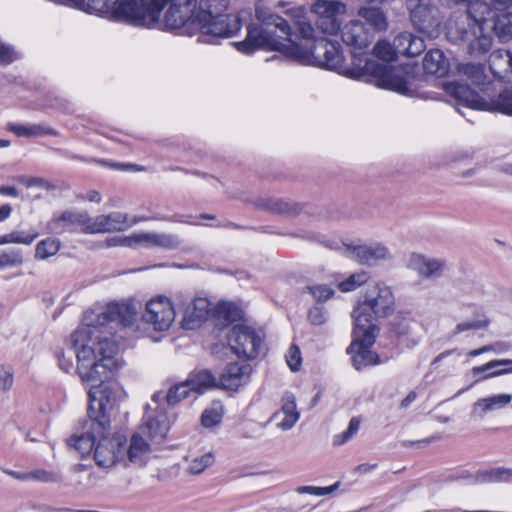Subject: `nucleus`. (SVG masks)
<instances>
[{
	"label": "nucleus",
	"instance_id": "42",
	"mask_svg": "<svg viewBox=\"0 0 512 512\" xmlns=\"http://www.w3.org/2000/svg\"><path fill=\"white\" fill-rule=\"evenodd\" d=\"M215 461V456L212 452H206L202 455L193 457L187 466V472L192 475L201 474Z\"/></svg>",
	"mask_w": 512,
	"mask_h": 512
},
{
	"label": "nucleus",
	"instance_id": "7",
	"mask_svg": "<svg viewBox=\"0 0 512 512\" xmlns=\"http://www.w3.org/2000/svg\"><path fill=\"white\" fill-rule=\"evenodd\" d=\"M378 332V327H370V329L354 327L355 340L347 348V353L351 355L352 365L356 370H362L368 366L380 363L379 356L370 350Z\"/></svg>",
	"mask_w": 512,
	"mask_h": 512
},
{
	"label": "nucleus",
	"instance_id": "51",
	"mask_svg": "<svg viewBox=\"0 0 512 512\" xmlns=\"http://www.w3.org/2000/svg\"><path fill=\"white\" fill-rule=\"evenodd\" d=\"M305 291L309 292L317 302H325L335 294L332 287L326 284H316L305 287Z\"/></svg>",
	"mask_w": 512,
	"mask_h": 512
},
{
	"label": "nucleus",
	"instance_id": "45",
	"mask_svg": "<svg viewBox=\"0 0 512 512\" xmlns=\"http://www.w3.org/2000/svg\"><path fill=\"white\" fill-rule=\"evenodd\" d=\"M361 425L360 417H352L349 421L347 429L333 436L332 443L334 446H341L353 439L359 431Z\"/></svg>",
	"mask_w": 512,
	"mask_h": 512
},
{
	"label": "nucleus",
	"instance_id": "59",
	"mask_svg": "<svg viewBox=\"0 0 512 512\" xmlns=\"http://www.w3.org/2000/svg\"><path fill=\"white\" fill-rule=\"evenodd\" d=\"M412 33L401 32L393 40V47L396 53L406 55L408 45L410 44Z\"/></svg>",
	"mask_w": 512,
	"mask_h": 512
},
{
	"label": "nucleus",
	"instance_id": "58",
	"mask_svg": "<svg viewBox=\"0 0 512 512\" xmlns=\"http://www.w3.org/2000/svg\"><path fill=\"white\" fill-rule=\"evenodd\" d=\"M286 362L292 371H298L301 367L302 357L298 346L291 345L286 355Z\"/></svg>",
	"mask_w": 512,
	"mask_h": 512
},
{
	"label": "nucleus",
	"instance_id": "3",
	"mask_svg": "<svg viewBox=\"0 0 512 512\" xmlns=\"http://www.w3.org/2000/svg\"><path fill=\"white\" fill-rule=\"evenodd\" d=\"M123 366L118 343L114 339L98 338V425L109 422L114 406L120 401L123 391L114 381Z\"/></svg>",
	"mask_w": 512,
	"mask_h": 512
},
{
	"label": "nucleus",
	"instance_id": "37",
	"mask_svg": "<svg viewBox=\"0 0 512 512\" xmlns=\"http://www.w3.org/2000/svg\"><path fill=\"white\" fill-rule=\"evenodd\" d=\"M191 390L198 394L203 393L207 389L215 388L219 386V382L214 375L208 370H202L191 376L187 380Z\"/></svg>",
	"mask_w": 512,
	"mask_h": 512
},
{
	"label": "nucleus",
	"instance_id": "47",
	"mask_svg": "<svg viewBox=\"0 0 512 512\" xmlns=\"http://www.w3.org/2000/svg\"><path fill=\"white\" fill-rule=\"evenodd\" d=\"M142 232L133 233L129 236L113 237L107 239V246H123L129 248L143 247Z\"/></svg>",
	"mask_w": 512,
	"mask_h": 512
},
{
	"label": "nucleus",
	"instance_id": "10",
	"mask_svg": "<svg viewBox=\"0 0 512 512\" xmlns=\"http://www.w3.org/2000/svg\"><path fill=\"white\" fill-rule=\"evenodd\" d=\"M365 69L372 73L373 81L378 87L407 96L413 95L414 91L410 88L407 79L401 75L399 70L388 64L366 61Z\"/></svg>",
	"mask_w": 512,
	"mask_h": 512
},
{
	"label": "nucleus",
	"instance_id": "46",
	"mask_svg": "<svg viewBox=\"0 0 512 512\" xmlns=\"http://www.w3.org/2000/svg\"><path fill=\"white\" fill-rule=\"evenodd\" d=\"M60 248V243L56 239L47 238L40 241L35 249V257L40 260H45L55 255Z\"/></svg>",
	"mask_w": 512,
	"mask_h": 512
},
{
	"label": "nucleus",
	"instance_id": "35",
	"mask_svg": "<svg viewBox=\"0 0 512 512\" xmlns=\"http://www.w3.org/2000/svg\"><path fill=\"white\" fill-rule=\"evenodd\" d=\"M291 21L294 25V28L297 30L299 36L303 39H318L315 36V29L311 24V21L308 19L303 8L298 7L294 8L290 11Z\"/></svg>",
	"mask_w": 512,
	"mask_h": 512
},
{
	"label": "nucleus",
	"instance_id": "34",
	"mask_svg": "<svg viewBox=\"0 0 512 512\" xmlns=\"http://www.w3.org/2000/svg\"><path fill=\"white\" fill-rule=\"evenodd\" d=\"M415 321L408 311H398L390 321V332L398 339L407 338L411 335Z\"/></svg>",
	"mask_w": 512,
	"mask_h": 512
},
{
	"label": "nucleus",
	"instance_id": "14",
	"mask_svg": "<svg viewBox=\"0 0 512 512\" xmlns=\"http://www.w3.org/2000/svg\"><path fill=\"white\" fill-rule=\"evenodd\" d=\"M413 26L421 33L432 36L440 25L439 11L428 0H406Z\"/></svg>",
	"mask_w": 512,
	"mask_h": 512
},
{
	"label": "nucleus",
	"instance_id": "1",
	"mask_svg": "<svg viewBox=\"0 0 512 512\" xmlns=\"http://www.w3.org/2000/svg\"><path fill=\"white\" fill-rule=\"evenodd\" d=\"M292 35L286 19L270 14L260 25L248 27L246 39L238 43L237 48L244 53H251L255 48L275 50L301 64L318 65L330 70L342 67L343 56L338 42L319 37L313 46L306 48L295 43Z\"/></svg>",
	"mask_w": 512,
	"mask_h": 512
},
{
	"label": "nucleus",
	"instance_id": "9",
	"mask_svg": "<svg viewBox=\"0 0 512 512\" xmlns=\"http://www.w3.org/2000/svg\"><path fill=\"white\" fill-rule=\"evenodd\" d=\"M196 0H153V5L158 8V18L163 8L168 5L164 15V26L168 29H177L187 22L197 23ZM160 21L158 20V25Z\"/></svg>",
	"mask_w": 512,
	"mask_h": 512
},
{
	"label": "nucleus",
	"instance_id": "40",
	"mask_svg": "<svg viewBox=\"0 0 512 512\" xmlns=\"http://www.w3.org/2000/svg\"><path fill=\"white\" fill-rule=\"evenodd\" d=\"M489 325V319L484 314L476 315L472 320H466L458 323L450 332L449 337H456L458 334L468 330L485 329Z\"/></svg>",
	"mask_w": 512,
	"mask_h": 512
},
{
	"label": "nucleus",
	"instance_id": "62",
	"mask_svg": "<svg viewBox=\"0 0 512 512\" xmlns=\"http://www.w3.org/2000/svg\"><path fill=\"white\" fill-rule=\"evenodd\" d=\"M408 49L406 55L410 57H415L420 55L425 50L424 40L420 37L414 36L412 34L410 44L406 48Z\"/></svg>",
	"mask_w": 512,
	"mask_h": 512
},
{
	"label": "nucleus",
	"instance_id": "44",
	"mask_svg": "<svg viewBox=\"0 0 512 512\" xmlns=\"http://www.w3.org/2000/svg\"><path fill=\"white\" fill-rule=\"evenodd\" d=\"M181 240L178 235L165 232H153V248L176 249Z\"/></svg>",
	"mask_w": 512,
	"mask_h": 512
},
{
	"label": "nucleus",
	"instance_id": "30",
	"mask_svg": "<svg viewBox=\"0 0 512 512\" xmlns=\"http://www.w3.org/2000/svg\"><path fill=\"white\" fill-rule=\"evenodd\" d=\"M511 401L512 395L506 393L480 398L473 404L472 414L482 417L488 412L508 406Z\"/></svg>",
	"mask_w": 512,
	"mask_h": 512
},
{
	"label": "nucleus",
	"instance_id": "64",
	"mask_svg": "<svg viewBox=\"0 0 512 512\" xmlns=\"http://www.w3.org/2000/svg\"><path fill=\"white\" fill-rule=\"evenodd\" d=\"M102 6L98 8V15L105 16L108 19H112L114 16V10L118 9V3L121 0H102Z\"/></svg>",
	"mask_w": 512,
	"mask_h": 512
},
{
	"label": "nucleus",
	"instance_id": "4",
	"mask_svg": "<svg viewBox=\"0 0 512 512\" xmlns=\"http://www.w3.org/2000/svg\"><path fill=\"white\" fill-rule=\"evenodd\" d=\"M394 308L395 296L392 289L383 283H376L367 288L363 300L354 308V325L358 329L378 327L374 320L387 318L393 313Z\"/></svg>",
	"mask_w": 512,
	"mask_h": 512
},
{
	"label": "nucleus",
	"instance_id": "24",
	"mask_svg": "<svg viewBox=\"0 0 512 512\" xmlns=\"http://www.w3.org/2000/svg\"><path fill=\"white\" fill-rule=\"evenodd\" d=\"M77 374L82 383L88 387L89 402L95 401L94 381L96 378V351L87 350L76 353Z\"/></svg>",
	"mask_w": 512,
	"mask_h": 512
},
{
	"label": "nucleus",
	"instance_id": "48",
	"mask_svg": "<svg viewBox=\"0 0 512 512\" xmlns=\"http://www.w3.org/2000/svg\"><path fill=\"white\" fill-rule=\"evenodd\" d=\"M228 0H201V10L197 15H202L204 18L213 16L214 13H221L227 9Z\"/></svg>",
	"mask_w": 512,
	"mask_h": 512
},
{
	"label": "nucleus",
	"instance_id": "31",
	"mask_svg": "<svg viewBox=\"0 0 512 512\" xmlns=\"http://www.w3.org/2000/svg\"><path fill=\"white\" fill-rule=\"evenodd\" d=\"M423 68L428 74L444 77L449 72V61L441 50L433 49L425 55Z\"/></svg>",
	"mask_w": 512,
	"mask_h": 512
},
{
	"label": "nucleus",
	"instance_id": "60",
	"mask_svg": "<svg viewBox=\"0 0 512 512\" xmlns=\"http://www.w3.org/2000/svg\"><path fill=\"white\" fill-rule=\"evenodd\" d=\"M14 374L11 368L0 366V391H8L12 388Z\"/></svg>",
	"mask_w": 512,
	"mask_h": 512
},
{
	"label": "nucleus",
	"instance_id": "36",
	"mask_svg": "<svg viewBox=\"0 0 512 512\" xmlns=\"http://www.w3.org/2000/svg\"><path fill=\"white\" fill-rule=\"evenodd\" d=\"M500 366H506V367L502 368V369H497L495 372H490L489 374H485L482 377V379H489V378L497 377V376H501V375L512 374V359L492 360V361H490L486 364H483L481 366L473 367L471 371L474 376H477L481 373H484L485 371H489L492 368H497Z\"/></svg>",
	"mask_w": 512,
	"mask_h": 512
},
{
	"label": "nucleus",
	"instance_id": "43",
	"mask_svg": "<svg viewBox=\"0 0 512 512\" xmlns=\"http://www.w3.org/2000/svg\"><path fill=\"white\" fill-rule=\"evenodd\" d=\"M493 29L496 35L503 41L512 38V13L499 15L494 23Z\"/></svg>",
	"mask_w": 512,
	"mask_h": 512
},
{
	"label": "nucleus",
	"instance_id": "56",
	"mask_svg": "<svg viewBox=\"0 0 512 512\" xmlns=\"http://www.w3.org/2000/svg\"><path fill=\"white\" fill-rule=\"evenodd\" d=\"M328 320L327 311L321 306H312L308 311V321L312 325H323Z\"/></svg>",
	"mask_w": 512,
	"mask_h": 512
},
{
	"label": "nucleus",
	"instance_id": "55",
	"mask_svg": "<svg viewBox=\"0 0 512 512\" xmlns=\"http://www.w3.org/2000/svg\"><path fill=\"white\" fill-rule=\"evenodd\" d=\"M339 487V483H335L328 487H316V486H299L296 491L299 494H310L313 496H325L334 492Z\"/></svg>",
	"mask_w": 512,
	"mask_h": 512
},
{
	"label": "nucleus",
	"instance_id": "21",
	"mask_svg": "<svg viewBox=\"0 0 512 512\" xmlns=\"http://www.w3.org/2000/svg\"><path fill=\"white\" fill-rule=\"evenodd\" d=\"M407 267L416 272L420 278L435 280L444 274L446 262L443 259L412 253L408 259Z\"/></svg>",
	"mask_w": 512,
	"mask_h": 512
},
{
	"label": "nucleus",
	"instance_id": "25",
	"mask_svg": "<svg viewBox=\"0 0 512 512\" xmlns=\"http://www.w3.org/2000/svg\"><path fill=\"white\" fill-rule=\"evenodd\" d=\"M341 38L346 45L362 50L370 45L374 37L373 32L361 21L354 20L343 27Z\"/></svg>",
	"mask_w": 512,
	"mask_h": 512
},
{
	"label": "nucleus",
	"instance_id": "26",
	"mask_svg": "<svg viewBox=\"0 0 512 512\" xmlns=\"http://www.w3.org/2000/svg\"><path fill=\"white\" fill-rule=\"evenodd\" d=\"M252 368L248 363H231L223 370L219 378V387L237 390L249 380Z\"/></svg>",
	"mask_w": 512,
	"mask_h": 512
},
{
	"label": "nucleus",
	"instance_id": "8",
	"mask_svg": "<svg viewBox=\"0 0 512 512\" xmlns=\"http://www.w3.org/2000/svg\"><path fill=\"white\" fill-rule=\"evenodd\" d=\"M192 216H165L162 214H155L153 216H133L129 217L127 214L121 212H113L108 215L98 216V233L99 232H111V231H122L128 229L139 222L157 220V221H170L185 224H196L190 219Z\"/></svg>",
	"mask_w": 512,
	"mask_h": 512
},
{
	"label": "nucleus",
	"instance_id": "12",
	"mask_svg": "<svg viewBox=\"0 0 512 512\" xmlns=\"http://www.w3.org/2000/svg\"><path fill=\"white\" fill-rule=\"evenodd\" d=\"M311 12L317 16L318 29L324 34L333 35L340 30L346 6L338 1L316 0Z\"/></svg>",
	"mask_w": 512,
	"mask_h": 512
},
{
	"label": "nucleus",
	"instance_id": "63",
	"mask_svg": "<svg viewBox=\"0 0 512 512\" xmlns=\"http://www.w3.org/2000/svg\"><path fill=\"white\" fill-rule=\"evenodd\" d=\"M29 481H40V482H56L58 477L56 474L46 470H36L28 472Z\"/></svg>",
	"mask_w": 512,
	"mask_h": 512
},
{
	"label": "nucleus",
	"instance_id": "29",
	"mask_svg": "<svg viewBox=\"0 0 512 512\" xmlns=\"http://www.w3.org/2000/svg\"><path fill=\"white\" fill-rule=\"evenodd\" d=\"M152 445L159 444L167 435L168 426L165 418H148L137 430Z\"/></svg>",
	"mask_w": 512,
	"mask_h": 512
},
{
	"label": "nucleus",
	"instance_id": "52",
	"mask_svg": "<svg viewBox=\"0 0 512 512\" xmlns=\"http://www.w3.org/2000/svg\"><path fill=\"white\" fill-rule=\"evenodd\" d=\"M222 415V408L220 406L207 408L201 416L202 425L207 428L214 427L221 422Z\"/></svg>",
	"mask_w": 512,
	"mask_h": 512
},
{
	"label": "nucleus",
	"instance_id": "39",
	"mask_svg": "<svg viewBox=\"0 0 512 512\" xmlns=\"http://www.w3.org/2000/svg\"><path fill=\"white\" fill-rule=\"evenodd\" d=\"M39 236L37 231H12L0 236V246L5 244H24L30 245Z\"/></svg>",
	"mask_w": 512,
	"mask_h": 512
},
{
	"label": "nucleus",
	"instance_id": "50",
	"mask_svg": "<svg viewBox=\"0 0 512 512\" xmlns=\"http://www.w3.org/2000/svg\"><path fill=\"white\" fill-rule=\"evenodd\" d=\"M215 313L218 318L223 319L226 322H233L240 317L241 311L233 303L221 302L217 305Z\"/></svg>",
	"mask_w": 512,
	"mask_h": 512
},
{
	"label": "nucleus",
	"instance_id": "5",
	"mask_svg": "<svg viewBox=\"0 0 512 512\" xmlns=\"http://www.w3.org/2000/svg\"><path fill=\"white\" fill-rule=\"evenodd\" d=\"M447 90L466 107L476 110H494L512 115V88L504 89L491 102L484 100L465 84L451 83L447 86Z\"/></svg>",
	"mask_w": 512,
	"mask_h": 512
},
{
	"label": "nucleus",
	"instance_id": "18",
	"mask_svg": "<svg viewBox=\"0 0 512 512\" xmlns=\"http://www.w3.org/2000/svg\"><path fill=\"white\" fill-rule=\"evenodd\" d=\"M347 252L348 256L357 263L370 267L393 258L390 249L384 243L377 241L348 246Z\"/></svg>",
	"mask_w": 512,
	"mask_h": 512
},
{
	"label": "nucleus",
	"instance_id": "54",
	"mask_svg": "<svg viewBox=\"0 0 512 512\" xmlns=\"http://www.w3.org/2000/svg\"><path fill=\"white\" fill-rule=\"evenodd\" d=\"M375 56L383 61H391L396 53L393 44L379 41L373 48Z\"/></svg>",
	"mask_w": 512,
	"mask_h": 512
},
{
	"label": "nucleus",
	"instance_id": "32",
	"mask_svg": "<svg viewBox=\"0 0 512 512\" xmlns=\"http://www.w3.org/2000/svg\"><path fill=\"white\" fill-rule=\"evenodd\" d=\"M489 67L492 73L503 78L512 72V54L509 50L498 49L489 57Z\"/></svg>",
	"mask_w": 512,
	"mask_h": 512
},
{
	"label": "nucleus",
	"instance_id": "16",
	"mask_svg": "<svg viewBox=\"0 0 512 512\" xmlns=\"http://www.w3.org/2000/svg\"><path fill=\"white\" fill-rule=\"evenodd\" d=\"M175 309L171 301L164 296L151 299L146 304L143 314L145 323L150 324L156 331H166L175 320Z\"/></svg>",
	"mask_w": 512,
	"mask_h": 512
},
{
	"label": "nucleus",
	"instance_id": "57",
	"mask_svg": "<svg viewBox=\"0 0 512 512\" xmlns=\"http://www.w3.org/2000/svg\"><path fill=\"white\" fill-rule=\"evenodd\" d=\"M18 59V53L14 48L0 39V65H9Z\"/></svg>",
	"mask_w": 512,
	"mask_h": 512
},
{
	"label": "nucleus",
	"instance_id": "17",
	"mask_svg": "<svg viewBox=\"0 0 512 512\" xmlns=\"http://www.w3.org/2000/svg\"><path fill=\"white\" fill-rule=\"evenodd\" d=\"M137 307L131 302H111L107 304L101 314H98V328L110 325L114 330L119 326H130L136 319Z\"/></svg>",
	"mask_w": 512,
	"mask_h": 512
},
{
	"label": "nucleus",
	"instance_id": "49",
	"mask_svg": "<svg viewBox=\"0 0 512 512\" xmlns=\"http://www.w3.org/2000/svg\"><path fill=\"white\" fill-rule=\"evenodd\" d=\"M190 392L193 391L191 390L188 381H185L183 383L171 387L167 392L165 398L169 405H175L182 399L186 398Z\"/></svg>",
	"mask_w": 512,
	"mask_h": 512
},
{
	"label": "nucleus",
	"instance_id": "19",
	"mask_svg": "<svg viewBox=\"0 0 512 512\" xmlns=\"http://www.w3.org/2000/svg\"><path fill=\"white\" fill-rule=\"evenodd\" d=\"M88 420H86L82 427L81 433H76L67 440L70 447H73L81 457L92 456L96 460V449L94 432L96 430V417L94 416L93 403L89 402L88 406Z\"/></svg>",
	"mask_w": 512,
	"mask_h": 512
},
{
	"label": "nucleus",
	"instance_id": "20",
	"mask_svg": "<svg viewBox=\"0 0 512 512\" xmlns=\"http://www.w3.org/2000/svg\"><path fill=\"white\" fill-rule=\"evenodd\" d=\"M72 344L75 353L96 351V313L89 309L84 312L82 322L72 334Z\"/></svg>",
	"mask_w": 512,
	"mask_h": 512
},
{
	"label": "nucleus",
	"instance_id": "28",
	"mask_svg": "<svg viewBox=\"0 0 512 512\" xmlns=\"http://www.w3.org/2000/svg\"><path fill=\"white\" fill-rule=\"evenodd\" d=\"M283 416L281 421L278 423V427L287 431L294 427L300 418V413L297 410L295 396L286 392L282 397V405L279 412L275 413V417Z\"/></svg>",
	"mask_w": 512,
	"mask_h": 512
},
{
	"label": "nucleus",
	"instance_id": "2",
	"mask_svg": "<svg viewBox=\"0 0 512 512\" xmlns=\"http://www.w3.org/2000/svg\"><path fill=\"white\" fill-rule=\"evenodd\" d=\"M448 6L462 5L464 10L454 11L447 22V38L455 44H466L472 57L486 54L492 46V37L484 32L485 16L489 6L481 0H441Z\"/></svg>",
	"mask_w": 512,
	"mask_h": 512
},
{
	"label": "nucleus",
	"instance_id": "33",
	"mask_svg": "<svg viewBox=\"0 0 512 512\" xmlns=\"http://www.w3.org/2000/svg\"><path fill=\"white\" fill-rule=\"evenodd\" d=\"M358 14L370 26L369 29L373 33L382 32L388 28L387 16L379 7H362Z\"/></svg>",
	"mask_w": 512,
	"mask_h": 512
},
{
	"label": "nucleus",
	"instance_id": "27",
	"mask_svg": "<svg viewBox=\"0 0 512 512\" xmlns=\"http://www.w3.org/2000/svg\"><path fill=\"white\" fill-rule=\"evenodd\" d=\"M210 311V302L206 298H196L184 310L182 327L193 330L205 321Z\"/></svg>",
	"mask_w": 512,
	"mask_h": 512
},
{
	"label": "nucleus",
	"instance_id": "23",
	"mask_svg": "<svg viewBox=\"0 0 512 512\" xmlns=\"http://www.w3.org/2000/svg\"><path fill=\"white\" fill-rule=\"evenodd\" d=\"M117 461H125L122 437L113 435L98 441V467L109 468Z\"/></svg>",
	"mask_w": 512,
	"mask_h": 512
},
{
	"label": "nucleus",
	"instance_id": "11",
	"mask_svg": "<svg viewBox=\"0 0 512 512\" xmlns=\"http://www.w3.org/2000/svg\"><path fill=\"white\" fill-rule=\"evenodd\" d=\"M228 343L238 357L254 359L259 354L262 338L253 328L238 324L229 331Z\"/></svg>",
	"mask_w": 512,
	"mask_h": 512
},
{
	"label": "nucleus",
	"instance_id": "61",
	"mask_svg": "<svg viewBox=\"0 0 512 512\" xmlns=\"http://www.w3.org/2000/svg\"><path fill=\"white\" fill-rule=\"evenodd\" d=\"M461 72L468 78H471L473 83H479L483 75V70L480 65L466 64L461 67Z\"/></svg>",
	"mask_w": 512,
	"mask_h": 512
},
{
	"label": "nucleus",
	"instance_id": "15",
	"mask_svg": "<svg viewBox=\"0 0 512 512\" xmlns=\"http://www.w3.org/2000/svg\"><path fill=\"white\" fill-rule=\"evenodd\" d=\"M197 24L203 35H211L215 37H231L241 28V20L237 15L214 13L209 18L197 15Z\"/></svg>",
	"mask_w": 512,
	"mask_h": 512
},
{
	"label": "nucleus",
	"instance_id": "38",
	"mask_svg": "<svg viewBox=\"0 0 512 512\" xmlns=\"http://www.w3.org/2000/svg\"><path fill=\"white\" fill-rule=\"evenodd\" d=\"M370 279L369 272L361 270L349 275L346 279L338 281L337 287L341 292H352L366 284Z\"/></svg>",
	"mask_w": 512,
	"mask_h": 512
},
{
	"label": "nucleus",
	"instance_id": "22",
	"mask_svg": "<svg viewBox=\"0 0 512 512\" xmlns=\"http://www.w3.org/2000/svg\"><path fill=\"white\" fill-rule=\"evenodd\" d=\"M151 447L152 444L144 438L141 433L136 431L131 436L128 445L123 443L125 456L124 465L127 466L128 463H130L138 467L144 466L150 459L152 452Z\"/></svg>",
	"mask_w": 512,
	"mask_h": 512
},
{
	"label": "nucleus",
	"instance_id": "13",
	"mask_svg": "<svg viewBox=\"0 0 512 512\" xmlns=\"http://www.w3.org/2000/svg\"><path fill=\"white\" fill-rule=\"evenodd\" d=\"M47 229L54 234L77 229L86 234H94L96 233V223L84 211L67 210L54 216L47 223Z\"/></svg>",
	"mask_w": 512,
	"mask_h": 512
},
{
	"label": "nucleus",
	"instance_id": "6",
	"mask_svg": "<svg viewBox=\"0 0 512 512\" xmlns=\"http://www.w3.org/2000/svg\"><path fill=\"white\" fill-rule=\"evenodd\" d=\"M111 20L154 28L158 25V8L153 5V0H121Z\"/></svg>",
	"mask_w": 512,
	"mask_h": 512
},
{
	"label": "nucleus",
	"instance_id": "53",
	"mask_svg": "<svg viewBox=\"0 0 512 512\" xmlns=\"http://www.w3.org/2000/svg\"><path fill=\"white\" fill-rule=\"evenodd\" d=\"M22 263L23 257L20 249L5 251L0 254V268L16 267Z\"/></svg>",
	"mask_w": 512,
	"mask_h": 512
},
{
	"label": "nucleus",
	"instance_id": "41",
	"mask_svg": "<svg viewBox=\"0 0 512 512\" xmlns=\"http://www.w3.org/2000/svg\"><path fill=\"white\" fill-rule=\"evenodd\" d=\"M9 130L20 137H38L41 135L52 133V130L50 128L38 124H9Z\"/></svg>",
	"mask_w": 512,
	"mask_h": 512
}]
</instances>
